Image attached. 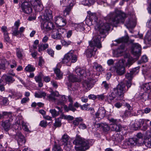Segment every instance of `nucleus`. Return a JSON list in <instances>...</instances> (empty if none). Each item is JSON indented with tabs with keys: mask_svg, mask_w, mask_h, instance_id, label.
<instances>
[{
	"mask_svg": "<svg viewBox=\"0 0 151 151\" xmlns=\"http://www.w3.org/2000/svg\"><path fill=\"white\" fill-rule=\"evenodd\" d=\"M54 126L56 127H60L61 125V123L60 121L58 119L55 120V122L53 124Z\"/></svg>",
	"mask_w": 151,
	"mask_h": 151,
	"instance_id": "nucleus-54",
	"label": "nucleus"
},
{
	"mask_svg": "<svg viewBox=\"0 0 151 151\" xmlns=\"http://www.w3.org/2000/svg\"><path fill=\"white\" fill-rule=\"evenodd\" d=\"M112 139L114 141L119 143L123 140L124 137L122 135L117 133L114 134L112 136Z\"/></svg>",
	"mask_w": 151,
	"mask_h": 151,
	"instance_id": "nucleus-18",
	"label": "nucleus"
},
{
	"mask_svg": "<svg viewBox=\"0 0 151 151\" xmlns=\"http://www.w3.org/2000/svg\"><path fill=\"white\" fill-rule=\"evenodd\" d=\"M7 63V61L6 60H4L2 61L0 64V69H2L5 70L6 67V64Z\"/></svg>",
	"mask_w": 151,
	"mask_h": 151,
	"instance_id": "nucleus-44",
	"label": "nucleus"
},
{
	"mask_svg": "<svg viewBox=\"0 0 151 151\" xmlns=\"http://www.w3.org/2000/svg\"><path fill=\"white\" fill-rule=\"evenodd\" d=\"M54 71L56 74L57 79H60L62 78L63 75L59 69L57 68L54 70Z\"/></svg>",
	"mask_w": 151,
	"mask_h": 151,
	"instance_id": "nucleus-36",
	"label": "nucleus"
},
{
	"mask_svg": "<svg viewBox=\"0 0 151 151\" xmlns=\"http://www.w3.org/2000/svg\"><path fill=\"white\" fill-rule=\"evenodd\" d=\"M101 37V35H98L93 37V40L89 42L90 47L85 52L86 56L88 58H91L95 55L97 50V48L100 49L102 47L100 41Z\"/></svg>",
	"mask_w": 151,
	"mask_h": 151,
	"instance_id": "nucleus-2",
	"label": "nucleus"
},
{
	"mask_svg": "<svg viewBox=\"0 0 151 151\" xmlns=\"http://www.w3.org/2000/svg\"><path fill=\"white\" fill-rule=\"evenodd\" d=\"M76 73L79 76H86V75H88L90 76V74H91V72L90 71L89 73H87L86 74V71L85 68H76L75 70Z\"/></svg>",
	"mask_w": 151,
	"mask_h": 151,
	"instance_id": "nucleus-15",
	"label": "nucleus"
},
{
	"mask_svg": "<svg viewBox=\"0 0 151 151\" xmlns=\"http://www.w3.org/2000/svg\"><path fill=\"white\" fill-rule=\"evenodd\" d=\"M55 21L59 27H63L66 24V20L60 16H58L55 18Z\"/></svg>",
	"mask_w": 151,
	"mask_h": 151,
	"instance_id": "nucleus-13",
	"label": "nucleus"
},
{
	"mask_svg": "<svg viewBox=\"0 0 151 151\" xmlns=\"http://www.w3.org/2000/svg\"><path fill=\"white\" fill-rule=\"evenodd\" d=\"M22 125L23 128L24 130L27 132H29V130L28 128V124L26 123H25L23 121H22Z\"/></svg>",
	"mask_w": 151,
	"mask_h": 151,
	"instance_id": "nucleus-41",
	"label": "nucleus"
},
{
	"mask_svg": "<svg viewBox=\"0 0 151 151\" xmlns=\"http://www.w3.org/2000/svg\"><path fill=\"white\" fill-rule=\"evenodd\" d=\"M124 86L122 84H118L117 87L114 89L113 92L110 94L106 96V99L110 103L112 100L116 97L117 100H122L123 99L124 95L122 91L119 90H124Z\"/></svg>",
	"mask_w": 151,
	"mask_h": 151,
	"instance_id": "nucleus-4",
	"label": "nucleus"
},
{
	"mask_svg": "<svg viewBox=\"0 0 151 151\" xmlns=\"http://www.w3.org/2000/svg\"><path fill=\"white\" fill-rule=\"evenodd\" d=\"M6 82L9 84L13 83L15 81V80L10 76H6L5 77Z\"/></svg>",
	"mask_w": 151,
	"mask_h": 151,
	"instance_id": "nucleus-33",
	"label": "nucleus"
},
{
	"mask_svg": "<svg viewBox=\"0 0 151 151\" xmlns=\"http://www.w3.org/2000/svg\"><path fill=\"white\" fill-rule=\"evenodd\" d=\"M69 139V137L66 134H64L62 137V140L64 143H66Z\"/></svg>",
	"mask_w": 151,
	"mask_h": 151,
	"instance_id": "nucleus-50",
	"label": "nucleus"
},
{
	"mask_svg": "<svg viewBox=\"0 0 151 151\" xmlns=\"http://www.w3.org/2000/svg\"><path fill=\"white\" fill-rule=\"evenodd\" d=\"M47 125V122L44 120L42 121L40 124V125L42 127H45Z\"/></svg>",
	"mask_w": 151,
	"mask_h": 151,
	"instance_id": "nucleus-60",
	"label": "nucleus"
},
{
	"mask_svg": "<svg viewBox=\"0 0 151 151\" xmlns=\"http://www.w3.org/2000/svg\"><path fill=\"white\" fill-rule=\"evenodd\" d=\"M144 142L147 147L148 148H151V138L145 139Z\"/></svg>",
	"mask_w": 151,
	"mask_h": 151,
	"instance_id": "nucleus-34",
	"label": "nucleus"
},
{
	"mask_svg": "<svg viewBox=\"0 0 151 151\" xmlns=\"http://www.w3.org/2000/svg\"><path fill=\"white\" fill-rule=\"evenodd\" d=\"M10 122V120H7L2 122V125L6 131H8L10 128L11 125Z\"/></svg>",
	"mask_w": 151,
	"mask_h": 151,
	"instance_id": "nucleus-21",
	"label": "nucleus"
},
{
	"mask_svg": "<svg viewBox=\"0 0 151 151\" xmlns=\"http://www.w3.org/2000/svg\"><path fill=\"white\" fill-rule=\"evenodd\" d=\"M139 67H137L134 68L130 71L134 75H135L139 71Z\"/></svg>",
	"mask_w": 151,
	"mask_h": 151,
	"instance_id": "nucleus-51",
	"label": "nucleus"
},
{
	"mask_svg": "<svg viewBox=\"0 0 151 151\" xmlns=\"http://www.w3.org/2000/svg\"><path fill=\"white\" fill-rule=\"evenodd\" d=\"M5 116H7L12 120V113L11 112H7L6 111H3L2 114L0 113V119H2L4 118Z\"/></svg>",
	"mask_w": 151,
	"mask_h": 151,
	"instance_id": "nucleus-26",
	"label": "nucleus"
},
{
	"mask_svg": "<svg viewBox=\"0 0 151 151\" xmlns=\"http://www.w3.org/2000/svg\"><path fill=\"white\" fill-rule=\"evenodd\" d=\"M47 99L50 101H55L56 99L51 92V93L47 96Z\"/></svg>",
	"mask_w": 151,
	"mask_h": 151,
	"instance_id": "nucleus-57",
	"label": "nucleus"
},
{
	"mask_svg": "<svg viewBox=\"0 0 151 151\" xmlns=\"http://www.w3.org/2000/svg\"><path fill=\"white\" fill-rule=\"evenodd\" d=\"M128 41V37H123L114 40V42H116L117 43L114 44L113 43L112 45H116L117 44H119L122 42L126 43Z\"/></svg>",
	"mask_w": 151,
	"mask_h": 151,
	"instance_id": "nucleus-19",
	"label": "nucleus"
},
{
	"mask_svg": "<svg viewBox=\"0 0 151 151\" xmlns=\"http://www.w3.org/2000/svg\"><path fill=\"white\" fill-rule=\"evenodd\" d=\"M144 124V121L143 119H140L135 121L134 124V127L135 129L140 128Z\"/></svg>",
	"mask_w": 151,
	"mask_h": 151,
	"instance_id": "nucleus-24",
	"label": "nucleus"
},
{
	"mask_svg": "<svg viewBox=\"0 0 151 151\" xmlns=\"http://www.w3.org/2000/svg\"><path fill=\"white\" fill-rule=\"evenodd\" d=\"M126 17L125 13L120 11L117 10L110 13L107 16V18L109 20L110 24L103 23L98 24V19L95 13L90 15L88 18H87L86 21V23H88V25H91L93 24L92 22L94 21L96 24V28H97L100 34H101L104 33L105 31L109 30L111 24L116 27V25L119 23H123Z\"/></svg>",
	"mask_w": 151,
	"mask_h": 151,
	"instance_id": "nucleus-1",
	"label": "nucleus"
},
{
	"mask_svg": "<svg viewBox=\"0 0 151 151\" xmlns=\"http://www.w3.org/2000/svg\"><path fill=\"white\" fill-rule=\"evenodd\" d=\"M47 52L49 55L52 57H53L54 55V51L51 48L48 49L47 50Z\"/></svg>",
	"mask_w": 151,
	"mask_h": 151,
	"instance_id": "nucleus-59",
	"label": "nucleus"
},
{
	"mask_svg": "<svg viewBox=\"0 0 151 151\" xmlns=\"http://www.w3.org/2000/svg\"><path fill=\"white\" fill-rule=\"evenodd\" d=\"M69 80L71 82H79L81 80L77 77L76 76L73 75H70L69 76Z\"/></svg>",
	"mask_w": 151,
	"mask_h": 151,
	"instance_id": "nucleus-31",
	"label": "nucleus"
},
{
	"mask_svg": "<svg viewBox=\"0 0 151 151\" xmlns=\"http://www.w3.org/2000/svg\"><path fill=\"white\" fill-rule=\"evenodd\" d=\"M24 53L23 50L20 48H16V55L17 57L19 59H22L23 57Z\"/></svg>",
	"mask_w": 151,
	"mask_h": 151,
	"instance_id": "nucleus-30",
	"label": "nucleus"
},
{
	"mask_svg": "<svg viewBox=\"0 0 151 151\" xmlns=\"http://www.w3.org/2000/svg\"><path fill=\"white\" fill-rule=\"evenodd\" d=\"M102 86L105 89L107 90L110 87V84L106 81H104L102 83Z\"/></svg>",
	"mask_w": 151,
	"mask_h": 151,
	"instance_id": "nucleus-52",
	"label": "nucleus"
},
{
	"mask_svg": "<svg viewBox=\"0 0 151 151\" xmlns=\"http://www.w3.org/2000/svg\"><path fill=\"white\" fill-rule=\"evenodd\" d=\"M73 143L76 145L75 148L76 151H84L89 147L88 141L82 138L78 135L76 136Z\"/></svg>",
	"mask_w": 151,
	"mask_h": 151,
	"instance_id": "nucleus-5",
	"label": "nucleus"
},
{
	"mask_svg": "<svg viewBox=\"0 0 151 151\" xmlns=\"http://www.w3.org/2000/svg\"><path fill=\"white\" fill-rule=\"evenodd\" d=\"M97 81L96 79L89 78L82 82V85L86 89L90 90L92 88Z\"/></svg>",
	"mask_w": 151,
	"mask_h": 151,
	"instance_id": "nucleus-8",
	"label": "nucleus"
},
{
	"mask_svg": "<svg viewBox=\"0 0 151 151\" xmlns=\"http://www.w3.org/2000/svg\"><path fill=\"white\" fill-rule=\"evenodd\" d=\"M35 68L30 64L28 65L25 68L26 71L29 72H33L35 70Z\"/></svg>",
	"mask_w": 151,
	"mask_h": 151,
	"instance_id": "nucleus-35",
	"label": "nucleus"
},
{
	"mask_svg": "<svg viewBox=\"0 0 151 151\" xmlns=\"http://www.w3.org/2000/svg\"><path fill=\"white\" fill-rule=\"evenodd\" d=\"M89 104L86 103L83 105H81L80 107L81 109L83 110H87L88 109V107L89 106Z\"/></svg>",
	"mask_w": 151,
	"mask_h": 151,
	"instance_id": "nucleus-61",
	"label": "nucleus"
},
{
	"mask_svg": "<svg viewBox=\"0 0 151 151\" xmlns=\"http://www.w3.org/2000/svg\"><path fill=\"white\" fill-rule=\"evenodd\" d=\"M134 62V60L132 58H129L127 59V62L125 65L126 66L129 68Z\"/></svg>",
	"mask_w": 151,
	"mask_h": 151,
	"instance_id": "nucleus-40",
	"label": "nucleus"
},
{
	"mask_svg": "<svg viewBox=\"0 0 151 151\" xmlns=\"http://www.w3.org/2000/svg\"><path fill=\"white\" fill-rule=\"evenodd\" d=\"M141 47L138 43H134L132 45L131 52L134 55L139 57L141 54Z\"/></svg>",
	"mask_w": 151,
	"mask_h": 151,
	"instance_id": "nucleus-10",
	"label": "nucleus"
},
{
	"mask_svg": "<svg viewBox=\"0 0 151 151\" xmlns=\"http://www.w3.org/2000/svg\"><path fill=\"white\" fill-rule=\"evenodd\" d=\"M111 130L116 132L121 131L122 129V127L120 124H113L111 128Z\"/></svg>",
	"mask_w": 151,
	"mask_h": 151,
	"instance_id": "nucleus-25",
	"label": "nucleus"
},
{
	"mask_svg": "<svg viewBox=\"0 0 151 151\" xmlns=\"http://www.w3.org/2000/svg\"><path fill=\"white\" fill-rule=\"evenodd\" d=\"M144 114V112L142 110H139L137 111V113H135L134 115L135 116H137L139 115H141L142 116Z\"/></svg>",
	"mask_w": 151,
	"mask_h": 151,
	"instance_id": "nucleus-62",
	"label": "nucleus"
},
{
	"mask_svg": "<svg viewBox=\"0 0 151 151\" xmlns=\"http://www.w3.org/2000/svg\"><path fill=\"white\" fill-rule=\"evenodd\" d=\"M32 6L29 2L24 1L22 4L21 6L22 12L27 14H29L32 12Z\"/></svg>",
	"mask_w": 151,
	"mask_h": 151,
	"instance_id": "nucleus-9",
	"label": "nucleus"
},
{
	"mask_svg": "<svg viewBox=\"0 0 151 151\" xmlns=\"http://www.w3.org/2000/svg\"><path fill=\"white\" fill-rule=\"evenodd\" d=\"M125 61V60L124 59L120 60L117 65L110 68V70L113 72L116 71L119 75H123L125 72V68L124 66Z\"/></svg>",
	"mask_w": 151,
	"mask_h": 151,
	"instance_id": "nucleus-6",
	"label": "nucleus"
},
{
	"mask_svg": "<svg viewBox=\"0 0 151 151\" xmlns=\"http://www.w3.org/2000/svg\"><path fill=\"white\" fill-rule=\"evenodd\" d=\"M61 42L63 45L66 47L70 45L71 43V42L70 41H66L65 40H62Z\"/></svg>",
	"mask_w": 151,
	"mask_h": 151,
	"instance_id": "nucleus-53",
	"label": "nucleus"
},
{
	"mask_svg": "<svg viewBox=\"0 0 151 151\" xmlns=\"http://www.w3.org/2000/svg\"><path fill=\"white\" fill-rule=\"evenodd\" d=\"M15 137L17 139L19 145H24L26 142L25 137L22 134L21 132H18L15 135Z\"/></svg>",
	"mask_w": 151,
	"mask_h": 151,
	"instance_id": "nucleus-11",
	"label": "nucleus"
},
{
	"mask_svg": "<svg viewBox=\"0 0 151 151\" xmlns=\"http://www.w3.org/2000/svg\"><path fill=\"white\" fill-rule=\"evenodd\" d=\"M1 30L2 32L4 33V35L6 34H8V29L5 26H3L1 28Z\"/></svg>",
	"mask_w": 151,
	"mask_h": 151,
	"instance_id": "nucleus-58",
	"label": "nucleus"
},
{
	"mask_svg": "<svg viewBox=\"0 0 151 151\" xmlns=\"http://www.w3.org/2000/svg\"><path fill=\"white\" fill-rule=\"evenodd\" d=\"M106 114V111L104 107L99 108L98 111L95 114L96 118H99L100 119L104 118Z\"/></svg>",
	"mask_w": 151,
	"mask_h": 151,
	"instance_id": "nucleus-12",
	"label": "nucleus"
},
{
	"mask_svg": "<svg viewBox=\"0 0 151 151\" xmlns=\"http://www.w3.org/2000/svg\"><path fill=\"white\" fill-rule=\"evenodd\" d=\"M148 59L146 55H143L141 59V61L142 63H145L148 61Z\"/></svg>",
	"mask_w": 151,
	"mask_h": 151,
	"instance_id": "nucleus-64",
	"label": "nucleus"
},
{
	"mask_svg": "<svg viewBox=\"0 0 151 151\" xmlns=\"http://www.w3.org/2000/svg\"><path fill=\"white\" fill-rule=\"evenodd\" d=\"M53 149L54 151H63L60 146L58 145L55 142Z\"/></svg>",
	"mask_w": 151,
	"mask_h": 151,
	"instance_id": "nucleus-48",
	"label": "nucleus"
},
{
	"mask_svg": "<svg viewBox=\"0 0 151 151\" xmlns=\"http://www.w3.org/2000/svg\"><path fill=\"white\" fill-rule=\"evenodd\" d=\"M46 96V93L44 92H41L38 93H35V96L36 97L38 98H41L42 97H45Z\"/></svg>",
	"mask_w": 151,
	"mask_h": 151,
	"instance_id": "nucleus-43",
	"label": "nucleus"
},
{
	"mask_svg": "<svg viewBox=\"0 0 151 151\" xmlns=\"http://www.w3.org/2000/svg\"><path fill=\"white\" fill-rule=\"evenodd\" d=\"M50 112L52 114L53 117L57 116L59 114V112L57 111L55 109H50Z\"/></svg>",
	"mask_w": 151,
	"mask_h": 151,
	"instance_id": "nucleus-49",
	"label": "nucleus"
},
{
	"mask_svg": "<svg viewBox=\"0 0 151 151\" xmlns=\"http://www.w3.org/2000/svg\"><path fill=\"white\" fill-rule=\"evenodd\" d=\"M99 126L101 127L102 129L104 132H107L109 131L110 129V127L106 123H100L98 124Z\"/></svg>",
	"mask_w": 151,
	"mask_h": 151,
	"instance_id": "nucleus-28",
	"label": "nucleus"
},
{
	"mask_svg": "<svg viewBox=\"0 0 151 151\" xmlns=\"http://www.w3.org/2000/svg\"><path fill=\"white\" fill-rule=\"evenodd\" d=\"M52 37L54 39H61L62 38V35H60V33L57 32L52 31Z\"/></svg>",
	"mask_w": 151,
	"mask_h": 151,
	"instance_id": "nucleus-27",
	"label": "nucleus"
},
{
	"mask_svg": "<svg viewBox=\"0 0 151 151\" xmlns=\"http://www.w3.org/2000/svg\"><path fill=\"white\" fill-rule=\"evenodd\" d=\"M60 99H59L58 102V105H63L64 104V101L66 100V99L65 95L61 96Z\"/></svg>",
	"mask_w": 151,
	"mask_h": 151,
	"instance_id": "nucleus-38",
	"label": "nucleus"
},
{
	"mask_svg": "<svg viewBox=\"0 0 151 151\" xmlns=\"http://www.w3.org/2000/svg\"><path fill=\"white\" fill-rule=\"evenodd\" d=\"M142 88L145 91L150 89L151 86L150 85V82L143 84L142 86Z\"/></svg>",
	"mask_w": 151,
	"mask_h": 151,
	"instance_id": "nucleus-37",
	"label": "nucleus"
},
{
	"mask_svg": "<svg viewBox=\"0 0 151 151\" xmlns=\"http://www.w3.org/2000/svg\"><path fill=\"white\" fill-rule=\"evenodd\" d=\"M133 115L132 113V111L130 110H126L123 114L122 115V117L123 119H125L128 118L129 117Z\"/></svg>",
	"mask_w": 151,
	"mask_h": 151,
	"instance_id": "nucleus-29",
	"label": "nucleus"
},
{
	"mask_svg": "<svg viewBox=\"0 0 151 151\" xmlns=\"http://www.w3.org/2000/svg\"><path fill=\"white\" fill-rule=\"evenodd\" d=\"M53 31L57 32L60 33V35H62V33H63L65 32V30L63 28L60 27L59 28H55Z\"/></svg>",
	"mask_w": 151,
	"mask_h": 151,
	"instance_id": "nucleus-42",
	"label": "nucleus"
},
{
	"mask_svg": "<svg viewBox=\"0 0 151 151\" xmlns=\"http://www.w3.org/2000/svg\"><path fill=\"white\" fill-rule=\"evenodd\" d=\"M74 4V1L70 2L69 5L63 11L64 15V16H66L68 15L69 12L73 6Z\"/></svg>",
	"mask_w": 151,
	"mask_h": 151,
	"instance_id": "nucleus-20",
	"label": "nucleus"
},
{
	"mask_svg": "<svg viewBox=\"0 0 151 151\" xmlns=\"http://www.w3.org/2000/svg\"><path fill=\"white\" fill-rule=\"evenodd\" d=\"M133 75L130 71L129 73H127L126 74V77L129 80H130L132 79L133 77Z\"/></svg>",
	"mask_w": 151,
	"mask_h": 151,
	"instance_id": "nucleus-56",
	"label": "nucleus"
},
{
	"mask_svg": "<svg viewBox=\"0 0 151 151\" xmlns=\"http://www.w3.org/2000/svg\"><path fill=\"white\" fill-rule=\"evenodd\" d=\"M143 135L141 133H138L136 135L137 138L138 139V141L140 142L141 141L139 140H141L142 141L143 140Z\"/></svg>",
	"mask_w": 151,
	"mask_h": 151,
	"instance_id": "nucleus-55",
	"label": "nucleus"
},
{
	"mask_svg": "<svg viewBox=\"0 0 151 151\" xmlns=\"http://www.w3.org/2000/svg\"><path fill=\"white\" fill-rule=\"evenodd\" d=\"M122 83V84L124 86V87L123 89L124 90L123 91L122 90H119V91H120L121 92V91L123 93V94L124 95V93L125 92H126L127 91L128 88L131 87L132 84L131 81H130L127 82L126 85H125L124 83L122 82H121L118 84H120Z\"/></svg>",
	"mask_w": 151,
	"mask_h": 151,
	"instance_id": "nucleus-22",
	"label": "nucleus"
},
{
	"mask_svg": "<svg viewBox=\"0 0 151 151\" xmlns=\"http://www.w3.org/2000/svg\"><path fill=\"white\" fill-rule=\"evenodd\" d=\"M42 18L44 22L42 23V29L47 31L50 30L53 31L55 27L53 23L50 22L52 19L51 11L50 10H46Z\"/></svg>",
	"mask_w": 151,
	"mask_h": 151,
	"instance_id": "nucleus-3",
	"label": "nucleus"
},
{
	"mask_svg": "<svg viewBox=\"0 0 151 151\" xmlns=\"http://www.w3.org/2000/svg\"><path fill=\"white\" fill-rule=\"evenodd\" d=\"M144 121V125L143 126L142 130L144 131L146 130L149 126V125L147 124V122L150 121V120L148 119H142Z\"/></svg>",
	"mask_w": 151,
	"mask_h": 151,
	"instance_id": "nucleus-39",
	"label": "nucleus"
},
{
	"mask_svg": "<svg viewBox=\"0 0 151 151\" xmlns=\"http://www.w3.org/2000/svg\"><path fill=\"white\" fill-rule=\"evenodd\" d=\"M4 42L9 43H11L12 42V41L10 39V37H9V34H4Z\"/></svg>",
	"mask_w": 151,
	"mask_h": 151,
	"instance_id": "nucleus-47",
	"label": "nucleus"
},
{
	"mask_svg": "<svg viewBox=\"0 0 151 151\" xmlns=\"http://www.w3.org/2000/svg\"><path fill=\"white\" fill-rule=\"evenodd\" d=\"M35 78L36 81L37 82H40L42 81V77L40 75L36 76Z\"/></svg>",
	"mask_w": 151,
	"mask_h": 151,
	"instance_id": "nucleus-63",
	"label": "nucleus"
},
{
	"mask_svg": "<svg viewBox=\"0 0 151 151\" xmlns=\"http://www.w3.org/2000/svg\"><path fill=\"white\" fill-rule=\"evenodd\" d=\"M18 28L13 27L12 29V34L14 36H17L19 34V32L18 30Z\"/></svg>",
	"mask_w": 151,
	"mask_h": 151,
	"instance_id": "nucleus-45",
	"label": "nucleus"
},
{
	"mask_svg": "<svg viewBox=\"0 0 151 151\" xmlns=\"http://www.w3.org/2000/svg\"><path fill=\"white\" fill-rule=\"evenodd\" d=\"M124 48V45H122L117 49L113 50V53L114 56L117 57L120 56L121 54L123 52Z\"/></svg>",
	"mask_w": 151,
	"mask_h": 151,
	"instance_id": "nucleus-16",
	"label": "nucleus"
},
{
	"mask_svg": "<svg viewBox=\"0 0 151 151\" xmlns=\"http://www.w3.org/2000/svg\"><path fill=\"white\" fill-rule=\"evenodd\" d=\"M74 51L71 50L65 54L62 59V63L66 64L70 61L72 63L76 62L77 60V56L74 54Z\"/></svg>",
	"mask_w": 151,
	"mask_h": 151,
	"instance_id": "nucleus-7",
	"label": "nucleus"
},
{
	"mask_svg": "<svg viewBox=\"0 0 151 151\" xmlns=\"http://www.w3.org/2000/svg\"><path fill=\"white\" fill-rule=\"evenodd\" d=\"M140 143L138 141V139L135 138H131L129 139L127 141L125 142L124 144L129 146L130 145H135L137 143Z\"/></svg>",
	"mask_w": 151,
	"mask_h": 151,
	"instance_id": "nucleus-17",
	"label": "nucleus"
},
{
	"mask_svg": "<svg viewBox=\"0 0 151 151\" xmlns=\"http://www.w3.org/2000/svg\"><path fill=\"white\" fill-rule=\"evenodd\" d=\"M74 27L75 29L77 32H81L83 34L85 28L83 24H75Z\"/></svg>",
	"mask_w": 151,
	"mask_h": 151,
	"instance_id": "nucleus-23",
	"label": "nucleus"
},
{
	"mask_svg": "<svg viewBox=\"0 0 151 151\" xmlns=\"http://www.w3.org/2000/svg\"><path fill=\"white\" fill-rule=\"evenodd\" d=\"M94 3V0H83L82 1V3L84 5H88L90 4H93Z\"/></svg>",
	"mask_w": 151,
	"mask_h": 151,
	"instance_id": "nucleus-46",
	"label": "nucleus"
},
{
	"mask_svg": "<svg viewBox=\"0 0 151 151\" xmlns=\"http://www.w3.org/2000/svg\"><path fill=\"white\" fill-rule=\"evenodd\" d=\"M48 44H42L38 46V51L40 52L41 51H43L45 50L48 47Z\"/></svg>",
	"mask_w": 151,
	"mask_h": 151,
	"instance_id": "nucleus-32",
	"label": "nucleus"
},
{
	"mask_svg": "<svg viewBox=\"0 0 151 151\" xmlns=\"http://www.w3.org/2000/svg\"><path fill=\"white\" fill-rule=\"evenodd\" d=\"M32 6L38 9L39 11L42 9V5L41 4V0H29Z\"/></svg>",
	"mask_w": 151,
	"mask_h": 151,
	"instance_id": "nucleus-14",
	"label": "nucleus"
}]
</instances>
